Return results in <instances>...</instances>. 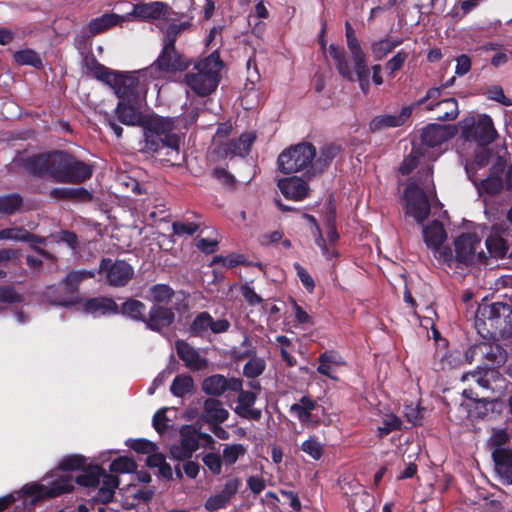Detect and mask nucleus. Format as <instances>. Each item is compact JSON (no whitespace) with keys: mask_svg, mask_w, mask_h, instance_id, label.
<instances>
[{"mask_svg":"<svg viewBox=\"0 0 512 512\" xmlns=\"http://www.w3.org/2000/svg\"><path fill=\"white\" fill-rule=\"evenodd\" d=\"M346 38L347 46L351 53L354 69L359 82L361 91L367 94L370 87V69L367 64L366 55L363 52L358 39L355 36V31L349 22H346Z\"/></svg>","mask_w":512,"mask_h":512,"instance_id":"9d476101","label":"nucleus"},{"mask_svg":"<svg viewBox=\"0 0 512 512\" xmlns=\"http://www.w3.org/2000/svg\"><path fill=\"white\" fill-rule=\"evenodd\" d=\"M84 310L94 316L117 314L118 306L110 298L98 297L89 299L84 304Z\"/></svg>","mask_w":512,"mask_h":512,"instance_id":"473e14b6","label":"nucleus"},{"mask_svg":"<svg viewBox=\"0 0 512 512\" xmlns=\"http://www.w3.org/2000/svg\"><path fill=\"white\" fill-rule=\"evenodd\" d=\"M419 162V151L413 149L412 152L404 159L399 171L403 174H409Z\"/></svg>","mask_w":512,"mask_h":512,"instance_id":"774afa93","label":"nucleus"},{"mask_svg":"<svg viewBox=\"0 0 512 512\" xmlns=\"http://www.w3.org/2000/svg\"><path fill=\"white\" fill-rule=\"evenodd\" d=\"M318 361L319 366L317 367V371L321 375L327 376L333 380L337 379L334 375L335 370L345 364L341 355L334 350L325 351L320 354Z\"/></svg>","mask_w":512,"mask_h":512,"instance_id":"c85d7f7f","label":"nucleus"},{"mask_svg":"<svg viewBox=\"0 0 512 512\" xmlns=\"http://www.w3.org/2000/svg\"><path fill=\"white\" fill-rule=\"evenodd\" d=\"M407 58L408 53L406 51H398L386 64L390 74L393 75L396 71L400 70Z\"/></svg>","mask_w":512,"mask_h":512,"instance_id":"338daca9","label":"nucleus"},{"mask_svg":"<svg viewBox=\"0 0 512 512\" xmlns=\"http://www.w3.org/2000/svg\"><path fill=\"white\" fill-rule=\"evenodd\" d=\"M255 140L253 133H243L237 139H229L221 142L219 148H214V153L218 158H228L247 155Z\"/></svg>","mask_w":512,"mask_h":512,"instance_id":"dca6fc26","label":"nucleus"},{"mask_svg":"<svg viewBox=\"0 0 512 512\" xmlns=\"http://www.w3.org/2000/svg\"><path fill=\"white\" fill-rule=\"evenodd\" d=\"M181 441L170 448L171 456L177 460L188 459L199 448L197 429L192 425H184L180 429Z\"/></svg>","mask_w":512,"mask_h":512,"instance_id":"f3484780","label":"nucleus"},{"mask_svg":"<svg viewBox=\"0 0 512 512\" xmlns=\"http://www.w3.org/2000/svg\"><path fill=\"white\" fill-rule=\"evenodd\" d=\"M459 127L465 140L475 141L481 146L490 144L497 136L493 121L486 114L479 116L478 119L468 116L459 122Z\"/></svg>","mask_w":512,"mask_h":512,"instance_id":"1a4fd4ad","label":"nucleus"},{"mask_svg":"<svg viewBox=\"0 0 512 512\" xmlns=\"http://www.w3.org/2000/svg\"><path fill=\"white\" fill-rule=\"evenodd\" d=\"M229 412L226 410L222 402L209 398L205 400L201 419L209 425H215L225 422L228 419Z\"/></svg>","mask_w":512,"mask_h":512,"instance_id":"a878e982","label":"nucleus"},{"mask_svg":"<svg viewBox=\"0 0 512 512\" xmlns=\"http://www.w3.org/2000/svg\"><path fill=\"white\" fill-rule=\"evenodd\" d=\"M95 274L93 270L72 271L65 277L63 283L68 291L74 292L82 281L95 277Z\"/></svg>","mask_w":512,"mask_h":512,"instance_id":"c03bdc74","label":"nucleus"},{"mask_svg":"<svg viewBox=\"0 0 512 512\" xmlns=\"http://www.w3.org/2000/svg\"><path fill=\"white\" fill-rule=\"evenodd\" d=\"M118 120L125 125H143L145 147L153 152L166 149V155L178 158L180 152V138L173 133V121L169 118L153 116L144 119L139 109L122 100L116 108Z\"/></svg>","mask_w":512,"mask_h":512,"instance_id":"f257e3e1","label":"nucleus"},{"mask_svg":"<svg viewBox=\"0 0 512 512\" xmlns=\"http://www.w3.org/2000/svg\"><path fill=\"white\" fill-rule=\"evenodd\" d=\"M50 195L58 199H68L76 197L90 198V194L84 189L55 188L51 190Z\"/></svg>","mask_w":512,"mask_h":512,"instance_id":"052dcab7","label":"nucleus"},{"mask_svg":"<svg viewBox=\"0 0 512 512\" xmlns=\"http://www.w3.org/2000/svg\"><path fill=\"white\" fill-rule=\"evenodd\" d=\"M423 237L427 247L434 251V256L437 260L448 265L454 263L452 250L447 247H442L447 237L442 223L433 221L430 225L424 226Z\"/></svg>","mask_w":512,"mask_h":512,"instance_id":"f8f14e48","label":"nucleus"},{"mask_svg":"<svg viewBox=\"0 0 512 512\" xmlns=\"http://www.w3.org/2000/svg\"><path fill=\"white\" fill-rule=\"evenodd\" d=\"M168 14V6L163 2H150V3H142L135 4L131 10V12L126 13L125 15H129V20L132 18L140 20L153 22L160 19H165Z\"/></svg>","mask_w":512,"mask_h":512,"instance_id":"a211bd4d","label":"nucleus"},{"mask_svg":"<svg viewBox=\"0 0 512 512\" xmlns=\"http://www.w3.org/2000/svg\"><path fill=\"white\" fill-rule=\"evenodd\" d=\"M176 351L178 357L184 362V365L191 371H201L207 368L208 360L185 341H177Z\"/></svg>","mask_w":512,"mask_h":512,"instance_id":"4be33fe9","label":"nucleus"},{"mask_svg":"<svg viewBox=\"0 0 512 512\" xmlns=\"http://www.w3.org/2000/svg\"><path fill=\"white\" fill-rule=\"evenodd\" d=\"M211 318L207 312L200 313L191 324V332L195 335H201L210 330Z\"/></svg>","mask_w":512,"mask_h":512,"instance_id":"13d9d810","label":"nucleus"},{"mask_svg":"<svg viewBox=\"0 0 512 512\" xmlns=\"http://www.w3.org/2000/svg\"><path fill=\"white\" fill-rule=\"evenodd\" d=\"M200 227V222L175 221L172 223V230L175 235H193Z\"/></svg>","mask_w":512,"mask_h":512,"instance_id":"e2e57ef3","label":"nucleus"},{"mask_svg":"<svg viewBox=\"0 0 512 512\" xmlns=\"http://www.w3.org/2000/svg\"><path fill=\"white\" fill-rule=\"evenodd\" d=\"M189 64V61L179 54L175 47H163L158 58L149 67L139 71V78L145 82L163 79L170 73L186 70Z\"/></svg>","mask_w":512,"mask_h":512,"instance_id":"423d86ee","label":"nucleus"},{"mask_svg":"<svg viewBox=\"0 0 512 512\" xmlns=\"http://www.w3.org/2000/svg\"><path fill=\"white\" fill-rule=\"evenodd\" d=\"M45 484L33 483L23 487L22 492L25 495L24 504L34 505L43 498L56 497L60 494L69 492L74 487V478L69 473H63L56 470L46 475Z\"/></svg>","mask_w":512,"mask_h":512,"instance_id":"20e7f679","label":"nucleus"},{"mask_svg":"<svg viewBox=\"0 0 512 512\" xmlns=\"http://www.w3.org/2000/svg\"><path fill=\"white\" fill-rule=\"evenodd\" d=\"M35 236L23 228L11 227L0 230V240L33 242Z\"/></svg>","mask_w":512,"mask_h":512,"instance_id":"de8ad7c7","label":"nucleus"},{"mask_svg":"<svg viewBox=\"0 0 512 512\" xmlns=\"http://www.w3.org/2000/svg\"><path fill=\"white\" fill-rule=\"evenodd\" d=\"M194 389V381L189 375H178L173 380L170 391L174 396L183 397L192 393Z\"/></svg>","mask_w":512,"mask_h":512,"instance_id":"ea45409f","label":"nucleus"},{"mask_svg":"<svg viewBox=\"0 0 512 512\" xmlns=\"http://www.w3.org/2000/svg\"><path fill=\"white\" fill-rule=\"evenodd\" d=\"M403 42L402 38H385L375 41L371 45L373 56L377 60H381L394 48L401 45Z\"/></svg>","mask_w":512,"mask_h":512,"instance_id":"e433bc0d","label":"nucleus"},{"mask_svg":"<svg viewBox=\"0 0 512 512\" xmlns=\"http://www.w3.org/2000/svg\"><path fill=\"white\" fill-rule=\"evenodd\" d=\"M400 427L401 420L392 413H386L382 416L381 424L377 427V435L383 438L389 433L400 429Z\"/></svg>","mask_w":512,"mask_h":512,"instance_id":"a18cd8bd","label":"nucleus"},{"mask_svg":"<svg viewBox=\"0 0 512 512\" xmlns=\"http://www.w3.org/2000/svg\"><path fill=\"white\" fill-rule=\"evenodd\" d=\"M173 320L174 312L170 308L154 305L145 323L149 329L160 331L162 328L169 326Z\"/></svg>","mask_w":512,"mask_h":512,"instance_id":"cd10ccee","label":"nucleus"},{"mask_svg":"<svg viewBox=\"0 0 512 512\" xmlns=\"http://www.w3.org/2000/svg\"><path fill=\"white\" fill-rule=\"evenodd\" d=\"M130 447L138 453L150 454L157 451V446L146 439L131 440Z\"/></svg>","mask_w":512,"mask_h":512,"instance_id":"69168bd1","label":"nucleus"},{"mask_svg":"<svg viewBox=\"0 0 512 512\" xmlns=\"http://www.w3.org/2000/svg\"><path fill=\"white\" fill-rule=\"evenodd\" d=\"M242 388V381L237 378L227 379L225 376L215 374L205 378L202 382V390L212 396H220L226 390L238 392Z\"/></svg>","mask_w":512,"mask_h":512,"instance_id":"6ab92c4d","label":"nucleus"},{"mask_svg":"<svg viewBox=\"0 0 512 512\" xmlns=\"http://www.w3.org/2000/svg\"><path fill=\"white\" fill-rule=\"evenodd\" d=\"M339 486L343 494L347 496H353L364 492L363 486L353 476H346L340 479Z\"/></svg>","mask_w":512,"mask_h":512,"instance_id":"864d4df0","label":"nucleus"},{"mask_svg":"<svg viewBox=\"0 0 512 512\" xmlns=\"http://www.w3.org/2000/svg\"><path fill=\"white\" fill-rule=\"evenodd\" d=\"M502 186V179L495 175L488 176L481 182V188L490 194L498 193L502 189Z\"/></svg>","mask_w":512,"mask_h":512,"instance_id":"0e129e2a","label":"nucleus"},{"mask_svg":"<svg viewBox=\"0 0 512 512\" xmlns=\"http://www.w3.org/2000/svg\"><path fill=\"white\" fill-rule=\"evenodd\" d=\"M305 217L314 227L313 234L315 235V242L317 246L321 249L323 256L327 260H332L333 258L338 257V252H336L334 249H332L330 253V250L326 245L324 236L321 233L320 227L318 226L316 219L311 215H306Z\"/></svg>","mask_w":512,"mask_h":512,"instance_id":"37998d69","label":"nucleus"},{"mask_svg":"<svg viewBox=\"0 0 512 512\" xmlns=\"http://www.w3.org/2000/svg\"><path fill=\"white\" fill-rule=\"evenodd\" d=\"M500 378V374L492 368L477 367L476 370L464 373L461 377L463 382H474L483 389H490V380Z\"/></svg>","mask_w":512,"mask_h":512,"instance_id":"c756f323","label":"nucleus"},{"mask_svg":"<svg viewBox=\"0 0 512 512\" xmlns=\"http://www.w3.org/2000/svg\"><path fill=\"white\" fill-rule=\"evenodd\" d=\"M317 403L308 396H303L299 402L290 407V412L297 417L301 423H311L317 425L319 417L314 414L317 409Z\"/></svg>","mask_w":512,"mask_h":512,"instance_id":"393cba45","label":"nucleus"},{"mask_svg":"<svg viewBox=\"0 0 512 512\" xmlns=\"http://www.w3.org/2000/svg\"><path fill=\"white\" fill-rule=\"evenodd\" d=\"M69 155L58 151L33 155L24 160V167L32 175H46L62 183Z\"/></svg>","mask_w":512,"mask_h":512,"instance_id":"39448f33","label":"nucleus"},{"mask_svg":"<svg viewBox=\"0 0 512 512\" xmlns=\"http://www.w3.org/2000/svg\"><path fill=\"white\" fill-rule=\"evenodd\" d=\"M22 200L16 194L0 196V215H11L21 208Z\"/></svg>","mask_w":512,"mask_h":512,"instance_id":"09e8293b","label":"nucleus"},{"mask_svg":"<svg viewBox=\"0 0 512 512\" xmlns=\"http://www.w3.org/2000/svg\"><path fill=\"white\" fill-rule=\"evenodd\" d=\"M98 274L110 286L122 287L131 280L134 275V269L124 260L104 258L100 263Z\"/></svg>","mask_w":512,"mask_h":512,"instance_id":"ddd939ff","label":"nucleus"},{"mask_svg":"<svg viewBox=\"0 0 512 512\" xmlns=\"http://www.w3.org/2000/svg\"><path fill=\"white\" fill-rule=\"evenodd\" d=\"M329 53L333 58L335 65L339 71V73L346 79L353 80L354 73L350 68V65L346 59V54L343 48L338 47L336 45H330Z\"/></svg>","mask_w":512,"mask_h":512,"instance_id":"f704fd0d","label":"nucleus"},{"mask_svg":"<svg viewBox=\"0 0 512 512\" xmlns=\"http://www.w3.org/2000/svg\"><path fill=\"white\" fill-rule=\"evenodd\" d=\"M278 187L282 194L289 199L301 201L309 194L307 183L300 177H288L278 181Z\"/></svg>","mask_w":512,"mask_h":512,"instance_id":"5701e85b","label":"nucleus"},{"mask_svg":"<svg viewBox=\"0 0 512 512\" xmlns=\"http://www.w3.org/2000/svg\"><path fill=\"white\" fill-rule=\"evenodd\" d=\"M316 156L315 147L307 142L299 143L284 150L277 159L278 168L283 173H296L309 168L307 174L312 176L311 165Z\"/></svg>","mask_w":512,"mask_h":512,"instance_id":"0eeeda50","label":"nucleus"},{"mask_svg":"<svg viewBox=\"0 0 512 512\" xmlns=\"http://www.w3.org/2000/svg\"><path fill=\"white\" fill-rule=\"evenodd\" d=\"M202 461L213 475H220L222 473V468L224 464L222 455H219L218 453L214 452H209L203 456Z\"/></svg>","mask_w":512,"mask_h":512,"instance_id":"5fc2aeb1","label":"nucleus"},{"mask_svg":"<svg viewBox=\"0 0 512 512\" xmlns=\"http://www.w3.org/2000/svg\"><path fill=\"white\" fill-rule=\"evenodd\" d=\"M339 151V147L334 145H328L323 147L322 150L320 151V154L318 156H315L314 160L312 161V176H315L323 172L324 169L328 167L330 162L338 155Z\"/></svg>","mask_w":512,"mask_h":512,"instance_id":"72a5a7b5","label":"nucleus"},{"mask_svg":"<svg viewBox=\"0 0 512 512\" xmlns=\"http://www.w3.org/2000/svg\"><path fill=\"white\" fill-rule=\"evenodd\" d=\"M433 186L424 184L420 187L415 183H410L404 192L405 213L413 217L418 223H423L430 213V201L434 197Z\"/></svg>","mask_w":512,"mask_h":512,"instance_id":"6e6552de","label":"nucleus"},{"mask_svg":"<svg viewBox=\"0 0 512 512\" xmlns=\"http://www.w3.org/2000/svg\"><path fill=\"white\" fill-rule=\"evenodd\" d=\"M76 482L89 489V494L94 502L107 504L110 503L119 486L117 476L108 474L100 466H91L84 469L76 477Z\"/></svg>","mask_w":512,"mask_h":512,"instance_id":"7ed1b4c3","label":"nucleus"},{"mask_svg":"<svg viewBox=\"0 0 512 512\" xmlns=\"http://www.w3.org/2000/svg\"><path fill=\"white\" fill-rule=\"evenodd\" d=\"M135 469V462L128 457H119L110 464V471L112 473H131Z\"/></svg>","mask_w":512,"mask_h":512,"instance_id":"680f3d73","label":"nucleus"},{"mask_svg":"<svg viewBox=\"0 0 512 512\" xmlns=\"http://www.w3.org/2000/svg\"><path fill=\"white\" fill-rule=\"evenodd\" d=\"M443 99L444 98L441 97L440 88L433 87L426 92V95L423 98L417 100L411 106H413V109L423 106L425 111H436L438 105L441 104Z\"/></svg>","mask_w":512,"mask_h":512,"instance_id":"4c0bfd02","label":"nucleus"},{"mask_svg":"<svg viewBox=\"0 0 512 512\" xmlns=\"http://www.w3.org/2000/svg\"><path fill=\"white\" fill-rule=\"evenodd\" d=\"M96 76L110 86L122 100L130 101L135 98L137 79L134 76L118 73L104 66L98 67Z\"/></svg>","mask_w":512,"mask_h":512,"instance_id":"9b49d317","label":"nucleus"},{"mask_svg":"<svg viewBox=\"0 0 512 512\" xmlns=\"http://www.w3.org/2000/svg\"><path fill=\"white\" fill-rule=\"evenodd\" d=\"M265 368V360L257 357L255 351H252L250 360L244 365L243 373L248 378H256L264 372Z\"/></svg>","mask_w":512,"mask_h":512,"instance_id":"49530a36","label":"nucleus"},{"mask_svg":"<svg viewBox=\"0 0 512 512\" xmlns=\"http://www.w3.org/2000/svg\"><path fill=\"white\" fill-rule=\"evenodd\" d=\"M276 343L280 347V352H281L282 360L289 367L294 366L295 365V359H294V357L289 352V348L292 347V341L288 337H286V336L279 335V336L276 337Z\"/></svg>","mask_w":512,"mask_h":512,"instance_id":"bf43d9fd","label":"nucleus"},{"mask_svg":"<svg viewBox=\"0 0 512 512\" xmlns=\"http://www.w3.org/2000/svg\"><path fill=\"white\" fill-rule=\"evenodd\" d=\"M67 163L68 165H66L62 183L78 184L91 177V167L84 162L77 160L72 155H69Z\"/></svg>","mask_w":512,"mask_h":512,"instance_id":"b1692460","label":"nucleus"},{"mask_svg":"<svg viewBox=\"0 0 512 512\" xmlns=\"http://www.w3.org/2000/svg\"><path fill=\"white\" fill-rule=\"evenodd\" d=\"M509 435L504 429L494 430L490 439L489 445L492 447V452L498 451H508L509 449L505 447V444L508 442Z\"/></svg>","mask_w":512,"mask_h":512,"instance_id":"6e6d98bb","label":"nucleus"},{"mask_svg":"<svg viewBox=\"0 0 512 512\" xmlns=\"http://www.w3.org/2000/svg\"><path fill=\"white\" fill-rule=\"evenodd\" d=\"M301 450L314 460L320 459L323 453L322 444L314 436L302 443Z\"/></svg>","mask_w":512,"mask_h":512,"instance_id":"4d7b16f0","label":"nucleus"},{"mask_svg":"<svg viewBox=\"0 0 512 512\" xmlns=\"http://www.w3.org/2000/svg\"><path fill=\"white\" fill-rule=\"evenodd\" d=\"M485 253L481 247V239L474 233H465L455 240L454 262L472 264L483 260Z\"/></svg>","mask_w":512,"mask_h":512,"instance_id":"4468645a","label":"nucleus"},{"mask_svg":"<svg viewBox=\"0 0 512 512\" xmlns=\"http://www.w3.org/2000/svg\"><path fill=\"white\" fill-rule=\"evenodd\" d=\"M437 119L440 121H451L459 115L458 102L455 98H444L436 109Z\"/></svg>","mask_w":512,"mask_h":512,"instance_id":"c9c22d12","label":"nucleus"},{"mask_svg":"<svg viewBox=\"0 0 512 512\" xmlns=\"http://www.w3.org/2000/svg\"><path fill=\"white\" fill-rule=\"evenodd\" d=\"M126 21H129V15L106 13L92 19L88 24V30L92 35H97L114 26H122Z\"/></svg>","mask_w":512,"mask_h":512,"instance_id":"bb28decb","label":"nucleus"},{"mask_svg":"<svg viewBox=\"0 0 512 512\" xmlns=\"http://www.w3.org/2000/svg\"><path fill=\"white\" fill-rule=\"evenodd\" d=\"M145 304L139 300L129 299L122 304L121 313L134 320L146 321L144 316Z\"/></svg>","mask_w":512,"mask_h":512,"instance_id":"79ce46f5","label":"nucleus"},{"mask_svg":"<svg viewBox=\"0 0 512 512\" xmlns=\"http://www.w3.org/2000/svg\"><path fill=\"white\" fill-rule=\"evenodd\" d=\"M484 355L487 359L491 360L493 364L500 366L505 361V357L503 353L500 351L499 347H492L486 344H480L476 346L470 347L465 352V358L468 363H471L476 355Z\"/></svg>","mask_w":512,"mask_h":512,"instance_id":"2f4dec72","label":"nucleus"},{"mask_svg":"<svg viewBox=\"0 0 512 512\" xmlns=\"http://www.w3.org/2000/svg\"><path fill=\"white\" fill-rule=\"evenodd\" d=\"M412 112L413 106H406L397 114L377 115L370 121L369 129L372 132H378L402 126L410 118Z\"/></svg>","mask_w":512,"mask_h":512,"instance_id":"412c9836","label":"nucleus"},{"mask_svg":"<svg viewBox=\"0 0 512 512\" xmlns=\"http://www.w3.org/2000/svg\"><path fill=\"white\" fill-rule=\"evenodd\" d=\"M486 247L496 257H503L508 252L506 241L497 235H491L486 239Z\"/></svg>","mask_w":512,"mask_h":512,"instance_id":"3c124183","label":"nucleus"},{"mask_svg":"<svg viewBox=\"0 0 512 512\" xmlns=\"http://www.w3.org/2000/svg\"><path fill=\"white\" fill-rule=\"evenodd\" d=\"M456 133L457 128L454 125H441L433 123L423 128L421 139L423 144L429 147H435L454 137Z\"/></svg>","mask_w":512,"mask_h":512,"instance_id":"aec40b11","label":"nucleus"},{"mask_svg":"<svg viewBox=\"0 0 512 512\" xmlns=\"http://www.w3.org/2000/svg\"><path fill=\"white\" fill-rule=\"evenodd\" d=\"M13 59L18 65H29L36 69L42 67V59L40 55L29 48L21 49L13 53Z\"/></svg>","mask_w":512,"mask_h":512,"instance_id":"58836bf2","label":"nucleus"},{"mask_svg":"<svg viewBox=\"0 0 512 512\" xmlns=\"http://www.w3.org/2000/svg\"><path fill=\"white\" fill-rule=\"evenodd\" d=\"M242 485V480L236 476H228L222 488L216 494L210 496L206 503L205 508L208 511H216L225 508L230 500L237 494Z\"/></svg>","mask_w":512,"mask_h":512,"instance_id":"2eb2a0df","label":"nucleus"},{"mask_svg":"<svg viewBox=\"0 0 512 512\" xmlns=\"http://www.w3.org/2000/svg\"><path fill=\"white\" fill-rule=\"evenodd\" d=\"M247 449L244 445L235 443V444H227L224 446L222 451V459L224 465L232 466L234 465L240 458L244 457Z\"/></svg>","mask_w":512,"mask_h":512,"instance_id":"a19ab883","label":"nucleus"},{"mask_svg":"<svg viewBox=\"0 0 512 512\" xmlns=\"http://www.w3.org/2000/svg\"><path fill=\"white\" fill-rule=\"evenodd\" d=\"M495 470L504 484H512V451L492 452Z\"/></svg>","mask_w":512,"mask_h":512,"instance_id":"7c9ffc66","label":"nucleus"},{"mask_svg":"<svg viewBox=\"0 0 512 512\" xmlns=\"http://www.w3.org/2000/svg\"><path fill=\"white\" fill-rule=\"evenodd\" d=\"M84 465H85V460L82 456L71 455V456L64 457L60 461L57 469L62 471L63 473L70 474L71 471L79 470V469L83 468Z\"/></svg>","mask_w":512,"mask_h":512,"instance_id":"603ef678","label":"nucleus"},{"mask_svg":"<svg viewBox=\"0 0 512 512\" xmlns=\"http://www.w3.org/2000/svg\"><path fill=\"white\" fill-rule=\"evenodd\" d=\"M223 67L217 51L198 61L193 70L185 75V84L197 95L207 96L214 92L220 81Z\"/></svg>","mask_w":512,"mask_h":512,"instance_id":"f03ea898","label":"nucleus"},{"mask_svg":"<svg viewBox=\"0 0 512 512\" xmlns=\"http://www.w3.org/2000/svg\"><path fill=\"white\" fill-rule=\"evenodd\" d=\"M173 294V290L168 285L156 284L150 288V297L147 298L154 302L167 303L171 300Z\"/></svg>","mask_w":512,"mask_h":512,"instance_id":"8fccbe9b","label":"nucleus"}]
</instances>
